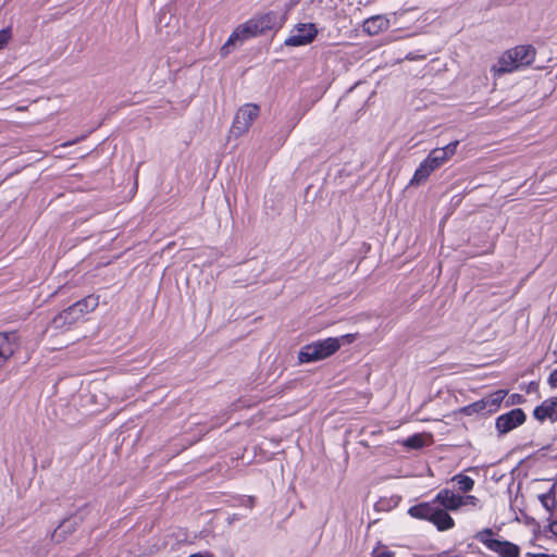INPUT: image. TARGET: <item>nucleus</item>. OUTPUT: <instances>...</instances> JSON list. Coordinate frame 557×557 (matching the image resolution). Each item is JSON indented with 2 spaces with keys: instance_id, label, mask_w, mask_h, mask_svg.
I'll list each match as a JSON object with an SVG mask.
<instances>
[{
  "instance_id": "21",
  "label": "nucleus",
  "mask_w": 557,
  "mask_h": 557,
  "mask_svg": "<svg viewBox=\"0 0 557 557\" xmlns=\"http://www.w3.org/2000/svg\"><path fill=\"white\" fill-rule=\"evenodd\" d=\"M483 411H487V409H485V403L483 401V399L472 403L461 409V412H463L465 414H468V416L483 412Z\"/></svg>"
},
{
  "instance_id": "4",
  "label": "nucleus",
  "mask_w": 557,
  "mask_h": 557,
  "mask_svg": "<svg viewBox=\"0 0 557 557\" xmlns=\"http://www.w3.org/2000/svg\"><path fill=\"white\" fill-rule=\"evenodd\" d=\"M98 306V297L92 295L87 296L69 308L58 313L51 321V324L57 330L69 329L73 324L83 320V318L94 311Z\"/></svg>"
},
{
  "instance_id": "13",
  "label": "nucleus",
  "mask_w": 557,
  "mask_h": 557,
  "mask_svg": "<svg viewBox=\"0 0 557 557\" xmlns=\"http://www.w3.org/2000/svg\"><path fill=\"white\" fill-rule=\"evenodd\" d=\"M534 418L539 421H544L546 419L550 421L557 420V398H549L544 400L540 406H537L533 411Z\"/></svg>"
},
{
  "instance_id": "19",
  "label": "nucleus",
  "mask_w": 557,
  "mask_h": 557,
  "mask_svg": "<svg viewBox=\"0 0 557 557\" xmlns=\"http://www.w3.org/2000/svg\"><path fill=\"white\" fill-rule=\"evenodd\" d=\"M403 445L411 449H419L425 445V437L422 434H413L405 440Z\"/></svg>"
},
{
  "instance_id": "24",
  "label": "nucleus",
  "mask_w": 557,
  "mask_h": 557,
  "mask_svg": "<svg viewBox=\"0 0 557 557\" xmlns=\"http://www.w3.org/2000/svg\"><path fill=\"white\" fill-rule=\"evenodd\" d=\"M335 339H339V347L344 344H351L357 338V334H345L339 337H334Z\"/></svg>"
},
{
  "instance_id": "26",
  "label": "nucleus",
  "mask_w": 557,
  "mask_h": 557,
  "mask_svg": "<svg viewBox=\"0 0 557 557\" xmlns=\"http://www.w3.org/2000/svg\"><path fill=\"white\" fill-rule=\"evenodd\" d=\"M549 531L557 536V521H553L549 523Z\"/></svg>"
},
{
  "instance_id": "23",
  "label": "nucleus",
  "mask_w": 557,
  "mask_h": 557,
  "mask_svg": "<svg viewBox=\"0 0 557 557\" xmlns=\"http://www.w3.org/2000/svg\"><path fill=\"white\" fill-rule=\"evenodd\" d=\"M478 504L479 499L473 495L461 496V507L467 505L475 507Z\"/></svg>"
},
{
  "instance_id": "17",
  "label": "nucleus",
  "mask_w": 557,
  "mask_h": 557,
  "mask_svg": "<svg viewBox=\"0 0 557 557\" xmlns=\"http://www.w3.org/2000/svg\"><path fill=\"white\" fill-rule=\"evenodd\" d=\"M505 396V391H497L487 397L482 398L485 403V409H487L488 412L496 411Z\"/></svg>"
},
{
  "instance_id": "10",
  "label": "nucleus",
  "mask_w": 557,
  "mask_h": 557,
  "mask_svg": "<svg viewBox=\"0 0 557 557\" xmlns=\"http://www.w3.org/2000/svg\"><path fill=\"white\" fill-rule=\"evenodd\" d=\"M525 421V413L520 408L511 409L509 412L496 419V429L499 433L506 434Z\"/></svg>"
},
{
  "instance_id": "7",
  "label": "nucleus",
  "mask_w": 557,
  "mask_h": 557,
  "mask_svg": "<svg viewBox=\"0 0 557 557\" xmlns=\"http://www.w3.org/2000/svg\"><path fill=\"white\" fill-rule=\"evenodd\" d=\"M476 540L483 543L491 552L499 557H518L519 547L508 541L496 537L491 529H485L476 534Z\"/></svg>"
},
{
  "instance_id": "18",
  "label": "nucleus",
  "mask_w": 557,
  "mask_h": 557,
  "mask_svg": "<svg viewBox=\"0 0 557 557\" xmlns=\"http://www.w3.org/2000/svg\"><path fill=\"white\" fill-rule=\"evenodd\" d=\"M461 492H470L474 486V480L468 475L457 474L451 479Z\"/></svg>"
},
{
  "instance_id": "2",
  "label": "nucleus",
  "mask_w": 557,
  "mask_h": 557,
  "mask_svg": "<svg viewBox=\"0 0 557 557\" xmlns=\"http://www.w3.org/2000/svg\"><path fill=\"white\" fill-rule=\"evenodd\" d=\"M535 58V50L531 46H517L505 51L491 67L495 76L511 73L531 64Z\"/></svg>"
},
{
  "instance_id": "8",
  "label": "nucleus",
  "mask_w": 557,
  "mask_h": 557,
  "mask_svg": "<svg viewBox=\"0 0 557 557\" xmlns=\"http://www.w3.org/2000/svg\"><path fill=\"white\" fill-rule=\"evenodd\" d=\"M259 112V107L253 103H246L239 108L230 128V135L237 138L247 133L258 117Z\"/></svg>"
},
{
  "instance_id": "16",
  "label": "nucleus",
  "mask_w": 557,
  "mask_h": 557,
  "mask_svg": "<svg viewBox=\"0 0 557 557\" xmlns=\"http://www.w3.org/2000/svg\"><path fill=\"white\" fill-rule=\"evenodd\" d=\"M440 531H446L454 527V519L448 515L447 510L440 508L438 505L434 510L431 521Z\"/></svg>"
},
{
  "instance_id": "9",
  "label": "nucleus",
  "mask_w": 557,
  "mask_h": 557,
  "mask_svg": "<svg viewBox=\"0 0 557 557\" xmlns=\"http://www.w3.org/2000/svg\"><path fill=\"white\" fill-rule=\"evenodd\" d=\"M318 35V29L312 23L298 24L290 35L285 39V45L289 47L307 46L311 44Z\"/></svg>"
},
{
  "instance_id": "22",
  "label": "nucleus",
  "mask_w": 557,
  "mask_h": 557,
  "mask_svg": "<svg viewBox=\"0 0 557 557\" xmlns=\"http://www.w3.org/2000/svg\"><path fill=\"white\" fill-rule=\"evenodd\" d=\"M11 36L12 34L10 28H3L0 30V50L7 46Z\"/></svg>"
},
{
  "instance_id": "15",
  "label": "nucleus",
  "mask_w": 557,
  "mask_h": 557,
  "mask_svg": "<svg viewBox=\"0 0 557 557\" xmlns=\"http://www.w3.org/2000/svg\"><path fill=\"white\" fill-rule=\"evenodd\" d=\"M435 500L421 503L416 506H412L408 509V513L417 519H423L431 521L432 516L434 515V510L436 508Z\"/></svg>"
},
{
  "instance_id": "30",
  "label": "nucleus",
  "mask_w": 557,
  "mask_h": 557,
  "mask_svg": "<svg viewBox=\"0 0 557 557\" xmlns=\"http://www.w3.org/2000/svg\"><path fill=\"white\" fill-rule=\"evenodd\" d=\"M553 355L555 356L556 361H557V343H556V347H555V349L553 350Z\"/></svg>"
},
{
  "instance_id": "20",
  "label": "nucleus",
  "mask_w": 557,
  "mask_h": 557,
  "mask_svg": "<svg viewBox=\"0 0 557 557\" xmlns=\"http://www.w3.org/2000/svg\"><path fill=\"white\" fill-rule=\"evenodd\" d=\"M555 486H556V484L553 485V487L548 494H543L540 496V500H541L543 507L548 511H552L556 506V499L554 496Z\"/></svg>"
},
{
  "instance_id": "1",
  "label": "nucleus",
  "mask_w": 557,
  "mask_h": 557,
  "mask_svg": "<svg viewBox=\"0 0 557 557\" xmlns=\"http://www.w3.org/2000/svg\"><path fill=\"white\" fill-rule=\"evenodd\" d=\"M284 21L275 12H267L256 15L239 25L228 37L227 41L221 48L223 57L231 52V48L243 44L245 40L262 35L269 30L278 29Z\"/></svg>"
},
{
  "instance_id": "28",
  "label": "nucleus",
  "mask_w": 557,
  "mask_h": 557,
  "mask_svg": "<svg viewBox=\"0 0 557 557\" xmlns=\"http://www.w3.org/2000/svg\"><path fill=\"white\" fill-rule=\"evenodd\" d=\"M188 557H205V556L201 555L200 553H194V554H190Z\"/></svg>"
},
{
  "instance_id": "5",
  "label": "nucleus",
  "mask_w": 557,
  "mask_h": 557,
  "mask_svg": "<svg viewBox=\"0 0 557 557\" xmlns=\"http://www.w3.org/2000/svg\"><path fill=\"white\" fill-rule=\"evenodd\" d=\"M338 349L339 339L327 337L304 346L298 354V360L300 363L320 361L334 355Z\"/></svg>"
},
{
  "instance_id": "11",
  "label": "nucleus",
  "mask_w": 557,
  "mask_h": 557,
  "mask_svg": "<svg viewBox=\"0 0 557 557\" xmlns=\"http://www.w3.org/2000/svg\"><path fill=\"white\" fill-rule=\"evenodd\" d=\"M18 348V336L15 332L0 333V369L5 367Z\"/></svg>"
},
{
  "instance_id": "27",
  "label": "nucleus",
  "mask_w": 557,
  "mask_h": 557,
  "mask_svg": "<svg viewBox=\"0 0 557 557\" xmlns=\"http://www.w3.org/2000/svg\"><path fill=\"white\" fill-rule=\"evenodd\" d=\"M527 557H556L555 555H547V554H544V553H540V554H527Z\"/></svg>"
},
{
  "instance_id": "25",
  "label": "nucleus",
  "mask_w": 557,
  "mask_h": 557,
  "mask_svg": "<svg viewBox=\"0 0 557 557\" xmlns=\"http://www.w3.org/2000/svg\"><path fill=\"white\" fill-rule=\"evenodd\" d=\"M548 383L552 387H557V369L549 374Z\"/></svg>"
},
{
  "instance_id": "14",
  "label": "nucleus",
  "mask_w": 557,
  "mask_h": 557,
  "mask_svg": "<svg viewBox=\"0 0 557 557\" xmlns=\"http://www.w3.org/2000/svg\"><path fill=\"white\" fill-rule=\"evenodd\" d=\"M389 27V20L385 15H374L363 22L362 30L369 36H375Z\"/></svg>"
},
{
  "instance_id": "29",
  "label": "nucleus",
  "mask_w": 557,
  "mask_h": 557,
  "mask_svg": "<svg viewBox=\"0 0 557 557\" xmlns=\"http://www.w3.org/2000/svg\"><path fill=\"white\" fill-rule=\"evenodd\" d=\"M376 557H391L387 553H380Z\"/></svg>"
},
{
  "instance_id": "3",
  "label": "nucleus",
  "mask_w": 557,
  "mask_h": 557,
  "mask_svg": "<svg viewBox=\"0 0 557 557\" xmlns=\"http://www.w3.org/2000/svg\"><path fill=\"white\" fill-rule=\"evenodd\" d=\"M459 141L455 140L443 148L433 149L414 171L410 185H420L425 182L435 170L441 168L456 153Z\"/></svg>"
},
{
  "instance_id": "12",
  "label": "nucleus",
  "mask_w": 557,
  "mask_h": 557,
  "mask_svg": "<svg viewBox=\"0 0 557 557\" xmlns=\"http://www.w3.org/2000/svg\"><path fill=\"white\" fill-rule=\"evenodd\" d=\"M434 500L436 505H441L445 510L455 511L461 507V496L448 488L441 490Z\"/></svg>"
},
{
  "instance_id": "6",
  "label": "nucleus",
  "mask_w": 557,
  "mask_h": 557,
  "mask_svg": "<svg viewBox=\"0 0 557 557\" xmlns=\"http://www.w3.org/2000/svg\"><path fill=\"white\" fill-rule=\"evenodd\" d=\"M89 513L88 505H83L77 510L64 518L59 525L51 533V541L54 543H62L70 535H72L77 528L83 523Z\"/></svg>"
}]
</instances>
